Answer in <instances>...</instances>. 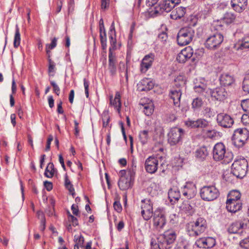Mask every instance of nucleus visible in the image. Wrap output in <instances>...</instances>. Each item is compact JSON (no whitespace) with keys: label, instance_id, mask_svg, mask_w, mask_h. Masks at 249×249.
Masks as SVG:
<instances>
[{"label":"nucleus","instance_id":"nucleus-1","mask_svg":"<svg viewBox=\"0 0 249 249\" xmlns=\"http://www.w3.org/2000/svg\"><path fill=\"white\" fill-rule=\"evenodd\" d=\"M206 220L203 217H198L196 221H191L186 224V231L191 237H196L203 233L207 228Z\"/></svg>","mask_w":249,"mask_h":249},{"label":"nucleus","instance_id":"nucleus-2","mask_svg":"<svg viewBox=\"0 0 249 249\" xmlns=\"http://www.w3.org/2000/svg\"><path fill=\"white\" fill-rule=\"evenodd\" d=\"M177 233L173 230H168L160 234L158 237V242L161 249H174V246L177 238Z\"/></svg>","mask_w":249,"mask_h":249},{"label":"nucleus","instance_id":"nucleus-3","mask_svg":"<svg viewBox=\"0 0 249 249\" xmlns=\"http://www.w3.org/2000/svg\"><path fill=\"white\" fill-rule=\"evenodd\" d=\"M213 158L214 161L229 163L232 159V155L226 152V146L222 142H217L213 148Z\"/></svg>","mask_w":249,"mask_h":249},{"label":"nucleus","instance_id":"nucleus-4","mask_svg":"<svg viewBox=\"0 0 249 249\" xmlns=\"http://www.w3.org/2000/svg\"><path fill=\"white\" fill-rule=\"evenodd\" d=\"M179 1L180 0H162L154 9L151 10L149 14L151 17H154L161 15L164 12H169Z\"/></svg>","mask_w":249,"mask_h":249},{"label":"nucleus","instance_id":"nucleus-5","mask_svg":"<svg viewBox=\"0 0 249 249\" xmlns=\"http://www.w3.org/2000/svg\"><path fill=\"white\" fill-rule=\"evenodd\" d=\"M195 36V30L190 27L181 28L177 35V42L180 46L189 44L193 40Z\"/></svg>","mask_w":249,"mask_h":249},{"label":"nucleus","instance_id":"nucleus-6","mask_svg":"<svg viewBox=\"0 0 249 249\" xmlns=\"http://www.w3.org/2000/svg\"><path fill=\"white\" fill-rule=\"evenodd\" d=\"M248 162L245 159L235 160L231 166V173L238 178H243L247 173Z\"/></svg>","mask_w":249,"mask_h":249},{"label":"nucleus","instance_id":"nucleus-7","mask_svg":"<svg viewBox=\"0 0 249 249\" xmlns=\"http://www.w3.org/2000/svg\"><path fill=\"white\" fill-rule=\"evenodd\" d=\"M249 137V131L247 128H237L234 130L232 136V143L237 147H242L247 142Z\"/></svg>","mask_w":249,"mask_h":249},{"label":"nucleus","instance_id":"nucleus-8","mask_svg":"<svg viewBox=\"0 0 249 249\" xmlns=\"http://www.w3.org/2000/svg\"><path fill=\"white\" fill-rule=\"evenodd\" d=\"M185 135V131L181 128H172L168 134V142L171 146H175L182 143Z\"/></svg>","mask_w":249,"mask_h":249},{"label":"nucleus","instance_id":"nucleus-9","mask_svg":"<svg viewBox=\"0 0 249 249\" xmlns=\"http://www.w3.org/2000/svg\"><path fill=\"white\" fill-rule=\"evenodd\" d=\"M223 39V36L216 32L207 37L204 43L205 47L209 50H216L219 47Z\"/></svg>","mask_w":249,"mask_h":249},{"label":"nucleus","instance_id":"nucleus-10","mask_svg":"<svg viewBox=\"0 0 249 249\" xmlns=\"http://www.w3.org/2000/svg\"><path fill=\"white\" fill-rule=\"evenodd\" d=\"M201 198L207 201H211L216 199L219 195V191L213 185L204 186L200 189Z\"/></svg>","mask_w":249,"mask_h":249},{"label":"nucleus","instance_id":"nucleus-11","mask_svg":"<svg viewBox=\"0 0 249 249\" xmlns=\"http://www.w3.org/2000/svg\"><path fill=\"white\" fill-rule=\"evenodd\" d=\"M141 215L144 220L148 221L154 214L153 203L149 199H144L141 201Z\"/></svg>","mask_w":249,"mask_h":249},{"label":"nucleus","instance_id":"nucleus-12","mask_svg":"<svg viewBox=\"0 0 249 249\" xmlns=\"http://www.w3.org/2000/svg\"><path fill=\"white\" fill-rule=\"evenodd\" d=\"M153 221V226L157 230L162 229L166 223L164 213L160 210H156L154 213Z\"/></svg>","mask_w":249,"mask_h":249},{"label":"nucleus","instance_id":"nucleus-13","mask_svg":"<svg viewBox=\"0 0 249 249\" xmlns=\"http://www.w3.org/2000/svg\"><path fill=\"white\" fill-rule=\"evenodd\" d=\"M158 164V158L155 156H150L145 161V169L149 174H154L157 171Z\"/></svg>","mask_w":249,"mask_h":249},{"label":"nucleus","instance_id":"nucleus-14","mask_svg":"<svg viewBox=\"0 0 249 249\" xmlns=\"http://www.w3.org/2000/svg\"><path fill=\"white\" fill-rule=\"evenodd\" d=\"M216 121L219 125L226 128L231 127L234 123V121L231 116L225 113L217 114Z\"/></svg>","mask_w":249,"mask_h":249},{"label":"nucleus","instance_id":"nucleus-15","mask_svg":"<svg viewBox=\"0 0 249 249\" xmlns=\"http://www.w3.org/2000/svg\"><path fill=\"white\" fill-rule=\"evenodd\" d=\"M181 192L182 195L186 198H192L196 194V186L193 182H186L185 185L181 188Z\"/></svg>","mask_w":249,"mask_h":249},{"label":"nucleus","instance_id":"nucleus-16","mask_svg":"<svg viewBox=\"0 0 249 249\" xmlns=\"http://www.w3.org/2000/svg\"><path fill=\"white\" fill-rule=\"evenodd\" d=\"M185 124L191 128H204L208 126V122L203 119H198L196 121L188 119L185 122Z\"/></svg>","mask_w":249,"mask_h":249},{"label":"nucleus","instance_id":"nucleus-17","mask_svg":"<svg viewBox=\"0 0 249 249\" xmlns=\"http://www.w3.org/2000/svg\"><path fill=\"white\" fill-rule=\"evenodd\" d=\"M195 245L199 248L209 249L215 245V240L211 237L200 238L196 240Z\"/></svg>","mask_w":249,"mask_h":249},{"label":"nucleus","instance_id":"nucleus-18","mask_svg":"<svg viewBox=\"0 0 249 249\" xmlns=\"http://www.w3.org/2000/svg\"><path fill=\"white\" fill-rule=\"evenodd\" d=\"M117 58L115 53H113L111 47L109 49L108 52V69L110 74L112 76H114L116 74L117 71Z\"/></svg>","mask_w":249,"mask_h":249},{"label":"nucleus","instance_id":"nucleus-19","mask_svg":"<svg viewBox=\"0 0 249 249\" xmlns=\"http://www.w3.org/2000/svg\"><path fill=\"white\" fill-rule=\"evenodd\" d=\"M193 53L194 51L192 47L190 46L186 47L178 54L177 60L179 63H184L191 58Z\"/></svg>","mask_w":249,"mask_h":249},{"label":"nucleus","instance_id":"nucleus-20","mask_svg":"<svg viewBox=\"0 0 249 249\" xmlns=\"http://www.w3.org/2000/svg\"><path fill=\"white\" fill-rule=\"evenodd\" d=\"M155 59L154 53H150L146 55L142 60L141 64V71L145 73L151 67Z\"/></svg>","mask_w":249,"mask_h":249},{"label":"nucleus","instance_id":"nucleus-21","mask_svg":"<svg viewBox=\"0 0 249 249\" xmlns=\"http://www.w3.org/2000/svg\"><path fill=\"white\" fill-rule=\"evenodd\" d=\"M211 95L212 98L217 101H223L227 96V92L225 89L222 87H217L211 91Z\"/></svg>","mask_w":249,"mask_h":249},{"label":"nucleus","instance_id":"nucleus-22","mask_svg":"<svg viewBox=\"0 0 249 249\" xmlns=\"http://www.w3.org/2000/svg\"><path fill=\"white\" fill-rule=\"evenodd\" d=\"M154 83L150 78H144L142 79L137 84V89L140 91H148L152 89Z\"/></svg>","mask_w":249,"mask_h":249},{"label":"nucleus","instance_id":"nucleus-23","mask_svg":"<svg viewBox=\"0 0 249 249\" xmlns=\"http://www.w3.org/2000/svg\"><path fill=\"white\" fill-rule=\"evenodd\" d=\"M231 4L234 11L241 13L247 8L248 0H231Z\"/></svg>","mask_w":249,"mask_h":249},{"label":"nucleus","instance_id":"nucleus-24","mask_svg":"<svg viewBox=\"0 0 249 249\" xmlns=\"http://www.w3.org/2000/svg\"><path fill=\"white\" fill-rule=\"evenodd\" d=\"M169 96L173 100L174 105L176 107H179L180 105V98L182 92L180 89H173L170 91Z\"/></svg>","mask_w":249,"mask_h":249},{"label":"nucleus","instance_id":"nucleus-25","mask_svg":"<svg viewBox=\"0 0 249 249\" xmlns=\"http://www.w3.org/2000/svg\"><path fill=\"white\" fill-rule=\"evenodd\" d=\"M242 204L241 201H227L226 208L229 212L235 213L241 210Z\"/></svg>","mask_w":249,"mask_h":249},{"label":"nucleus","instance_id":"nucleus-26","mask_svg":"<svg viewBox=\"0 0 249 249\" xmlns=\"http://www.w3.org/2000/svg\"><path fill=\"white\" fill-rule=\"evenodd\" d=\"M220 82L221 85L226 87L231 86L235 83L234 77L228 73H223L219 78Z\"/></svg>","mask_w":249,"mask_h":249},{"label":"nucleus","instance_id":"nucleus-27","mask_svg":"<svg viewBox=\"0 0 249 249\" xmlns=\"http://www.w3.org/2000/svg\"><path fill=\"white\" fill-rule=\"evenodd\" d=\"M243 229H244V223L238 221L233 222L229 226L228 231L230 234H235Z\"/></svg>","mask_w":249,"mask_h":249},{"label":"nucleus","instance_id":"nucleus-28","mask_svg":"<svg viewBox=\"0 0 249 249\" xmlns=\"http://www.w3.org/2000/svg\"><path fill=\"white\" fill-rule=\"evenodd\" d=\"M180 196V191L177 187H174L168 191V197L171 202L175 203L178 201Z\"/></svg>","mask_w":249,"mask_h":249},{"label":"nucleus","instance_id":"nucleus-29","mask_svg":"<svg viewBox=\"0 0 249 249\" xmlns=\"http://www.w3.org/2000/svg\"><path fill=\"white\" fill-rule=\"evenodd\" d=\"M132 180L127 177L120 178L118 184L119 188L123 191L126 190L132 186Z\"/></svg>","mask_w":249,"mask_h":249},{"label":"nucleus","instance_id":"nucleus-30","mask_svg":"<svg viewBox=\"0 0 249 249\" xmlns=\"http://www.w3.org/2000/svg\"><path fill=\"white\" fill-rule=\"evenodd\" d=\"M110 105L113 106L118 113H120L121 108V96L119 92L115 94V98L110 97Z\"/></svg>","mask_w":249,"mask_h":249},{"label":"nucleus","instance_id":"nucleus-31","mask_svg":"<svg viewBox=\"0 0 249 249\" xmlns=\"http://www.w3.org/2000/svg\"><path fill=\"white\" fill-rule=\"evenodd\" d=\"M195 155L196 158L200 161H203L209 155V151L207 147L203 146L197 149Z\"/></svg>","mask_w":249,"mask_h":249},{"label":"nucleus","instance_id":"nucleus-32","mask_svg":"<svg viewBox=\"0 0 249 249\" xmlns=\"http://www.w3.org/2000/svg\"><path fill=\"white\" fill-rule=\"evenodd\" d=\"M186 13V8L178 7L172 11L170 15L171 18L173 19H179L182 18Z\"/></svg>","mask_w":249,"mask_h":249},{"label":"nucleus","instance_id":"nucleus-33","mask_svg":"<svg viewBox=\"0 0 249 249\" xmlns=\"http://www.w3.org/2000/svg\"><path fill=\"white\" fill-rule=\"evenodd\" d=\"M237 50H245L249 48V36H245L235 47Z\"/></svg>","mask_w":249,"mask_h":249},{"label":"nucleus","instance_id":"nucleus-34","mask_svg":"<svg viewBox=\"0 0 249 249\" xmlns=\"http://www.w3.org/2000/svg\"><path fill=\"white\" fill-rule=\"evenodd\" d=\"M241 195L239 191L237 190H232L229 193L227 201H241Z\"/></svg>","mask_w":249,"mask_h":249},{"label":"nucleus","instance_id":"nucleus-35","mask_svg":"<svg viewBox=\"0 0 249 249\" xmlns=\"http://www.w3.org/2000/svg\"><path fill=\"white\" fill-rule=\"evenodd\" d=\"M65 186L69 190L72 197H74L75 195L74 189L67 174L65 175Z\"/></svg>","mask_w":249,"mask_h":249},{"label":"nucleus","instance_id":"nucleus-36","mask_svg":"<svg viewBox=\"0 0 249 249\" xmlns=\"http://www.w3.org/2000/svg\"><path fill=\"white\" fill-rule=\"evenodd\" d=\"M236 18L235 15L230 12H227L225 13L222 18V20L223 23H226L227 25L231 24L232 23Z\"/></svg>","mask_w":249,"mask_h":249},{"label":"nucleus","instance_id":"nucleus-37","mask_svg":"<svg viewBox=\"0 0 249 249\" xmlns=\"http://www.w3.org/2000/svg\"><path fill=\"white\" fill-rule=\"evenodd\" d=\"M143 112L147 116H151L154 110V104L152 102H149L144 104L143 106Z\"/></svg>","mask_w":249,"mask_h":249},{"label":"nucleus","instance_id":"nucleus-38","mask_svg":"<svg viewBox=\"0 0 249 249\" xmlns=\"http://www.w3.org/2000/svg\"><path fill=\"white\" fill-rule=\"evenodd\" d=\"M149 131L147 130H143L139 133V138L142 145L146 144L149 139Z\"/></svg>","mask_w":249,"mask_h":249},{"label":"nucleus","instance_id":"nucleus-39","mask_svg":"<svg viewBox=\"0 0 249 249\" xmlns=\"http://www.w3.org/2000/svg\"><path fill=\"white\" fill-rule=\"evenodd\" d=\"M54 171L55 169L53 164L52 162H50L48 164L45 169L44 176L47 178H51L53 176Z\"/></svg>","mask_w":249,"mask_h":249},{"label":"nucleus","instance_id":"nucleus-40","mask_svg":"<svg viewBox=\"0 0 249 249\" xmlns=\"http://www.w3.org/2000/svg\"><path fill=\"white\" fill-rule=\"evenodd\" d=\"M20 43V34L19 32V28L18 25L16 26L15 34L14 40V46L15 48H18Z\"/></svg>","mask_w":249,"mask_h":249},{"label":"nucleus","instance_id":"nucleus-41","mask_svg":"<svg viewBox=\"0 0 249 249\" xmlns=\"http://www.w3.org/2000/svg\"><path fill=\"white\" fill-rule=\"evenodd\" d=\"M202 99L199 97H196L193 99L192 103V107L194 110L200 108L203 105Z\"/></svg>","mask_w":249,"mask_h":249},{"label":"nucleus","instance_id":"nucleus-42","mask_svg":"<svg viewBox=\"0 0 249 249\" xmlns=\"http://www.w3.org/2000/svg\"><path fill=\"white\" fill-rule=\"evenodd\" d=\"M48 73L50 76H53L55 72V64L51 58L48 59Z\"/></svg>","mask_w":249,"mask_h":249},{"label":"nucleus","instance_id":"nucleus-43","mask_svg":"<svg viewBox=\"0 0 249 249\" xmlns=\"http://www.w3.org/2000/svg\"><path fill=\"white\" fill-rule=\"evenodd\" d=\"M242 89L246 93L249 94V73L247 74L242 82Z\"/></svg>","mask_w":249,"mask_h":249},{"label":"nucleus","instance_id":"nucleus-44","mask_svg":"<svg viewBox=\"0 0 249 249\" xmlns=\"http://www.w3.org/2000/svg\"><path fill=\"white\" fill-rule=\"evenodd\" d=\"M181 208L182 210L188 214H191L193 212L192 207L188 203L183 204L182 206H181Z\"/></svg>","mask_w":249,"mask_h":249},{"label":"nucleus","instance_id":"nucleus-45","mask_svg":"<svg viewBox=\"0 0 249 249\" xmlns=\"http://www.w3.org/2000/svg\"><path fill=\"white\" fill-rule=\"evenodd\" d=\"M84 238L82 235H80V236H74L75 242L77 244L79 245L81 248L84 247Z\"/></svg>","mask_w":249,"mask_h":249},{"label":"nucleus","instance_id":"nucleus-46","mask_svg":"<svg viewBox=\"0 0 249 249\" xmlns=\"http://www.w3.org/2000/svg\"><path fill=\"white\" fill-rule=\"evenodd\" d=\"M50 84L53 88V92L55 93L57 95H59L60 93V89L57 84L53 80H50Z\"/></svg>","mask_w":249,"mask_h":249},{"label":"nucleus","instance_id":"nucleus-47","mask_svg":"<svg viewBox=\"0 0 249 249\" xmlns=\"http://www.w3.org/2000/svg\"><path fill=\"white\" fill-rule=\"evenodd\" d=\"M126 170L127 171V178H130V179L133 180L134 178L136 170L129 167Z\"/></svg>","mask_w":249,"mask_h":249},{"label":"nucleus","instance_id":"nucleus-48","mask_svg":"<svg viewBox=\"0 0 249 249\" xmlns=\"http://www.w3.org/2000/svg\"><path fill=\"white\" fill-rule=\"evenodd\" d=\"M241 107L245 111L249 112V99L243 100Z\"/></svg>","mask_w":249,"mask_h":249},{"label":"nucleus","instance_id":"nucleus-49","mask_svg":"<svg viewBox=\"0 0 249 249\" xmlns=\"http://www.w3.org/2000/svg\"><path fill=\"white\" fill-rule=\"evenodd\" d=\"M168 36L165 32L162 31L158 35V39L163 43L166 41Z\"/></svg>","mask_w":249,"mask_h":249},{"label":"nucleus","instance_id":"nucleus-50","mask_svg":"<svg viewBox=\"0 0 249 249\" xmlns=\"http://www.w3.org/2000/svg\"><path fill=\"white\" fill-rule=\"evenodd\" d=\"M240 245L245 249H249V236L241 241Z\"/></svg>","mask_w":249,"mask_h":249},{"label":"nucleus","instance_id":"nucleus-51","mask_svg":"<svg viewBox=\"0 0 249 249\" xmlns=\"http://www.w3.org/2000/svg\"><path fill=\"white\" fill-rule=\"evenodd\" d=\"M51 41V43L46 44V46L47 49L53 50L56 46L57 39L56 37H53Z\"/></svg>","mask_w":249,"mask_h":249},{"label":"nucleus","instance_id":"nucleus-52","mask_svg":"<svg viewBox=\"0 0 249 249\" xmlns=\"http://www.w3.org/2000/svg\"><path fill=\"white\" fill-rule=\"evenodd\" d=\"M84 81V86L85 88V94L87 98H88L89 96V81L86 79L84 78L83 80Z\"/></svg>","mask_w":249,"mask_h":249},{"label":"nucleus","instance_id":"nucleus-53","mask_svg":"<svg viewBox=\"0 0 249 249\" xmlns=\"http://www.w3.org/2000/svg\"><path fill=\"white\" fill-rule=\"evenodd\" d=\"M206 136L210 139L214 138L216 135V132L214 130H207L205 132Z\"/></svg>","mask_w":249,"mask_h":249},{"label":"nucleus","instance_id":"nucleus-54","mask_svg":"<svg viewBox=\"0 0 249 249\" xmlns=\"http://www.w3.org/2000/svg\"><path fill=\"white\" fill-rule=\"evenodd\" d=\"M63 0H57L56 3V7L55 8V14H58L61 10L62 5H63Z\"/></svg>","mask_w":249,"mask_h":249},{"label":"nucleus","instance_id":"nucleus-55","mask_svg":"<svg viewBox=\"0 0 249 249\" xmlns=\"http://www.w3.org/2000/svg\"><path fill=\"white\" fill-rule=\"evenodd\" d=\"M74 10V0H70L68 2V13L70 14Z\"/></svg>","mask_w":249,"mask_h":249},{"label":"nucleus","instance_id":"nucleus-56","mask_svg":"<svg viewBox=\"0 0 249 249\" xmlns=\"http://www.w3.org/2000/svg\"><path fill=\"white\" fill-rule=\"evenodd\" d=\"M53 135H50L48 136L47 141L46 148H45L46 151H48L50 150V147H50L51 144V142L53 141Z\"/></svg>","mask_w":249,"mask_h":249},{"label":"nucleus","instance_id":"nucleus-57","mask_svg":"<svg viewBox=\"0 0 249 249\" xmlns=\"http://www.w3.org/2000/svg\"><path fill=\"white\" fill-rule=\"evenodd\" d=\"M102 121H103V126L104 127H106L109 123V122L110 121V118L108 115H104L102 118Z\"/></svg>","mask_w":249,"mask_h":249},{"label":"nucleus","instance_id":"nucleus-58","mask_svg":"<svg viewBox=\"0 0 249 249\" xmlns=\"http://www.w3.org/2000/svg\"><path fill=\"white\" fill-rule=\"evenodd\" d=\"M69 217L71 218V221L72 223L73 226H76L78 225V220L76 217L71 215L69 212H68Z\"/></svg>","mask_w":249,"mask_h":249},{"label":"nucleus","instance_id":"nucleus-59","mask_svg":"<svg viewBox=\"0 0 249 249\" xmlns=\"http://www.w3.org/2000/svg\"><path fill=\"white\" fill-rule=\"evenodd\" d=\"M101 8L102 9H106L109 7L110 0H101Z\"/></svg>","mask_w":249,"mask_h":249},{"label":"nucleus","instance_id":"nucleus-60","mask_svg":"<svg viewBox=\"0 0 249 249\" xmlns=\"http://www.w3.org/2000/svg\"><path fill=\"white\" fill-rule=\"evenodd\" d=\"M113 207L114 209L118 213L121 212L122 207L119 201H115L113 203Z\"/></svg>","mask_w":249,"mask_h":249},{"label":"nucleus","instance_id":"nucleus-61","mask_svg":"<svg viewBox=\"0 0 249 249\" xmlns=\"http://www.w3.org/2000/svg\"><path fill=\"white\" fill-rule=\"evenodd\" d=\"M74 134L75 136L78 137L79 135L80 129L79 128V123L76 120L74 121Z\"/></svg>","mask_w":249,"mask_h":249},{"label":"nucleus","instance_id":"nucleus-62","mask_svg":"<svg viewBox=\"0 0 249 249\" xmlns=\"http://www.w3.org/2000/svg\"><path fill=\"white\" fill-rule=\"evenodd\" d=\"M71 209L74 215L78 216L79 214L78 207L75 204H72L71 207Z\"/></svg>","mask_w":249,"mask_h":249},{"label":"nucleus","instance_id":"nucleus-63","mask_svg":"<svg viewBox=\"0 0 249 249\" xmlns=\"http://www.w3.org/2000/svg\"><path fill=\"white\" fill-rule=\"evenodd\" d=\"M37 215L38 218L40 220L41 224H43L46 222L45 217L44 213L42 212H37Z\"/></svg>","mask_w":249,"mask_h":249},{"label":"nucleus","instance_id":"nucleus-64","mask_svg":"<svg viewBox=\"0 0 249 249\" xmlns=\"http://www.w3.org/2000/svg\"><path fill=\"white\" fill-rule=\"evenodd\" d=\"M160 246V242L157 244L155 241H152L151 242V249H161Z\"/></svg>","mask_w":249,"mask_h":249}]
</instances>
